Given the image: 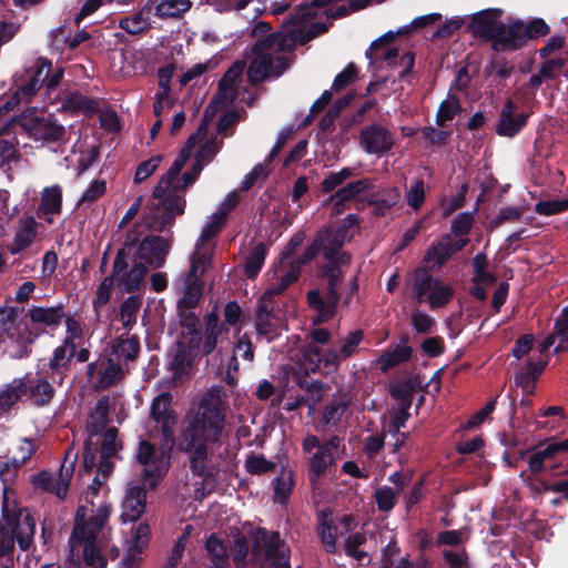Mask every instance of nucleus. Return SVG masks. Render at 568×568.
I'll use <instances>...</instances> for the list:
<instances>
[{"mask_svg": "<svg viewBox=\"0 0 568 568\" xmlns=\"http://www.w3.org/2000/svg\"><path fill=\"white\" fill-rule=\"evenodd\" d=\"M142 297L140 295H131L126 297L120 307V318L123 327L130 332L136 323L138 313L142 306Z\"/></svg>", "mask_w": 568, "mask_h": 568, "instance_id": "nucleus-40", "label": "nucleus"}, {"mask_svg": "<svg viewBox=\"0 0 568 568\" xmlns=\"http://www.w3.org/2000/svg\"><path fill=\"white\" fill-rule=\"evenodd\" d=\"M48 65L49 64L47 62H36L33 73L29 77L26 83L17 89L23 97L24 102H29L30 99L43 87L44 80H42V75Z\"/></svg>", "mask_w": 568, "mask_h": 568, "instance_id": "nucleus-39", "label": "nucleus"}, {"mask_svg": "<svg viewBox=\"0 0 568 568\" xmlns=\"http://www.w3.org/2000/svg\"><path fill=\"white\" fill-rule=\"evenodd\" d=\"M412 356L413 348L410 346L389 345L377 358V364L383 373H387L392 368L409 362Z\"/></svg>", "mask_w": 568, "mask_h": 568, "instance_id": "nucleus-29", "label": "nucleus"}, {"mask_svg": "<svg viewBox=\"0 0 568 568\" xmlns=\"http://www.w3.org/2000/svg\"><path fill=\"white\" fill-rule=\"evenodd\" d=\"M462 111V105L456 95H449L448 99L440 102L436 114V123L444 128L448 121H452L456 114Z\"/></svg>", "mask_w": 568, "mask_h": 568, "instance_id": "nucleus-47", "label": "nucleus"}, {"mask_svg": "<svg viewBox=\"0 0 568 568\" xmlns=\"http://www.w3.org/2000/svg\"><path fill=\"white\" fill-rule=\"evenodd\" d=\"M163 156L158 154L143 162H141L134 173V183L139 184L148 179L159 168Z\"/></svg>", "mask_w": 568, "mask_h": 568, "instance_id": "nucleus-63", "label": "nucleus"}, {"mask_svg": "<svg viewBox=\"0 0 568 568\" xmlns=\"http://www.w3.org/2000/svg\"><path fill=\"white\" fill-rule=\"evenodd\" d=\"M116 353L119 357L124 358L126 362L134 361L140 353V339L136 335L131 337H119L116 339Z\"/></svg>", "mask_w": 568, "mask_h": 568, "instance_id": "nucleus-48", "label": "nucleus"}, {"mask_svg": "<svg viewBox=\"0 0 568 568\" xmlns=\"http://www.w3.org/2000/svg\"><path fill=\"white\" fill-rule=\"evenodd\" d=\"M106 192V182L104 180H95L90 183L85 192L78 201V206L82 204H92L102 197Z\"/></svg>", "mask_w": 568, "mask_h": 568, "instance_id": "nucleus-60", "label": "nucleus"}, {"mask_svg": "<svg viewBox=\"0 0 568 568\" xmlns=\"http://www.w3.org/2000/svg\"><path fill=\"white\" fill-rule=\"evenodd\" d=\"M65 133V128L51 118H36L29 128L31 138L45 143L63 141Z\"/></svg>", "mask_w": 568, "mask_h": 568, "instance_id": "nucleus-19", "label": "nucleus"}, {"mask_svg": "<svg viewBox=\"0 0 568 568\" xmlns=\"http://www.w3.org/2000/svg\"><path fill=\"white\" fill-rule=\"evenodd\" d=\"M474 276L471 282L491 284L496 282V275L488 272L487 255L483 252L477 253L471 260Z\"/></svg>", "mask_w": 568, "mask_h": 568, "instance_id": "nucleus-46", "label": "nucleus"}, {"mask_svg": "<svg viewBox=\"0 0 568 568\" xmlns=\"http://www.w3.org/2000/svg\"><path fill=\"white\" fill-rule=\"evenodd\" d=\"M173 396L170 392H162L151 403L150 417L161 426L163 439L166 443H174L178 414L171 407Z\"/></svg>", "mask_w": 568, "mask_h": 568, "instance_id": "nucleus-12", "label": "nucleus"}, {"mask_svg": "<svg viewBox=\"0 0 568 568\" xmlns=\"http://www.w3.org/2000/svg\"><path fill=\"white\" fill-rule=\"evenodd\" d=\"M400 193L398 187H386L369 196L367 204L374 206V215L385 216L398 202Z\"/></svg>", "mask_w": 568, "mask_h": 568, "instance_id": "nucleus-30", "label": "nucleus"}, {"mask_svg": "<svg viewBox=\"0 0 568 568\" xmlns=\"http://www.w3.org/2000/svg\"><path fill=\"white\" fill-rule=\"evenodd\" d=\"M425 182L423 179L415 180L406 193L407 205L414 210H419L425 202Z\"/></svg>", "mask_w": 568, "mask_h": 568, "instance_id": "nucleus-54", "label": "nucleus"}, {"mask_svg": "<svg viewBox=\"0 0 568 568\" xmlns=\"http://www.w3.org/2000/svg\"><path fill=\"white\" fill-rule=\"evenodd\" d=\"M62 210V189L60 185L45 187L38 206V217L52 223V215L60 214Z\"/></svg>", "mask_w": 568, "mask_h": 568, "instance_id": "nucleus-23", "label": "nucleus"}, {"mask_svg": "<svg viewBox=\"0 0 568 568\" xmlns=\"http://www.w3.org/2000/svg\"><path fill=\"white\" fill-rule=\"evenodd\" d=\"M62 109L73 115L81 113L85 116H92L99 112V102L75 91L64 97Z\"/></svg>", "mask_w": 568, "mask_h": 568, "instance_id": "nucleus-26", "label": "nucleus"}, {"mask_svg": "<svg viewBox=\"0 0 568 568\" xmlns=\"http://www.w3.org/2000/svg\"><path fill=\"white\" fill-rule=\"evenodd\" d=\"M318 10L320 9H315L316 14L314 18L318 14ZM312 19L313 17L301 24L291 26L290 29H287V34H272L265 38L256 44V49L262 50L275 45L278 51L293 52L296 49V44L304 45L316 37L328 31L329 24L318 21L311 23L306 30L302 29V27Z\"/></svg>", "mask_w": 568, "mask_h": 568, "instance_id": "nucleus-11", "label": "nucleus"}, {"mask_svg": "<svg viewBox=\"0 0 568 568\" xmlns=\"http://www.w3.org/2000/svg\"><path fill=\"white\" fill-rule=\"evenodd\" d=\"M26 317L29 322L23 321L21 325L11 331V335L18 338V345L21 347L31 346L37 338L45 333V327L52 329L59 327L65 317L64 306L59 304L51 307L32 306L28 310Z\"/></svg>", "mask_w": 568, "mask_h": 568, "instance_id": "nucleus-9", "label": "nucleus"}, {"mask_svg": "<svg viewBox=\"0 0 568 568\" xmlns=\"http://www.w3.org/2000/svg\"><path fill=\"white\" fill-rule=\"evenodd\" d=\"M36 235L37 222L33 216H29L24 220L23 226L16 233L11 252L16 254L28 248L36 239Z\"/></svg>", "mask_w": 568, "mask_h": 568, "instance_id": "nucleus-37", "label": "nucleus"}, {"mask_svg": "<svg viewBox=\"0 0 568 568\" xmlns=\"http://www.w3.org/2000/svg\"><path fill=\"white\" fill-rule=\"evenodd\" d=\"M144 483L129 487L121 503V519L123 523L136 521L145 511L146 490Z\"/></svg>", "mask_w": 568, "mask_h": 568, "instance_id": "nucleus-18", "label": "nucleus"}, {"mask_svg": "<svg viewBox=\"0 0 568 568\" xmlns=\"http://www.w3.org/2000/svg\"><path fill=\"white\" fill-rule=\"evenodd\" d=\"M514 71V67L508 65V61L504 57H494L486 65L485 72L487 74L495 73L500 79H508Z\"/></svg>", "mask_w": 568, "mask_h": 568, "instance_id": "nucleus-64", "label": "nucleus"}, {"mask_svg": "<svg viewBox=\"0 0 568 568\" xmlns=\"http://www.w3.org/2000/svg\"><path fill=\"white\" fill-rule=\"evenodd\" d=\"M242 72L243 65L240 62L233 63L232 67L220 79L217 93L212 99L211 103H232L236 97L235 84L239 78L242 75Z\"/></svg>", "mask_w": 568, "mask_h": 568, "instance_id": "nucleus-20", "label": "nucleus"}, {"mask_svg": "<svg viewBox=\"0 0 568 568\" xmlns=\"http://www.w3.org/2000/svg\"><path fill=\"white\" fill-rule=\"evenodd\" d=\"M160 457L156 455L155 446L149 440H141L136 454L139 464L145 466L142 471V480L151 490L158 487L160 479L164 476L165 470L156 465Z\"/></svg>", "mask_w": 568, "mask_h": 568, "instance_id": "nucleus-14", "label": "nucleus"}, {"mask_svg": "<svg viewBox=\"0 0 568 568\" xmlns=\"http://www.w3.org/2000/svg\"><path fill=\"white\" fill-rule=\"evenodd\" d=\"M373 180L365 178L357 181L347 183L345 186L339 187L335 193L334 197H338L339 201H352L356 200L362 193L373 189Z\"/></svg>", "mask_w": 568, "mask_h": 568, "instance_id": "nucleus-43", "label": "nucleus"}, {"mask_svg": "<svg viewBox=\"0 0 568 568\" xmlns=\"http://www.w3.org/2000/svg\"><path fill=\"white\" fill-rule=\"evenodd\" d=\"M172 227L173 226H170L169 230L161 232L165 233L164 236L148 234L140 242L135 237L128 241L126 243H134V248L131 254V257L134 258L133 264H143L146 267V272L149 268L163 267L173 244ZM131 260L132 258H130V261Z\"/></svg>", "mask_w": 568, "mask_h": 568, "instance_id": "nucleus-10", "label": "nucleus"}, {"mask_svg": "<svg viewBox=\"0 0 568 568\" xmlns=\"http://www.w3.org/2000/svg\"><path fill=\"white\" fill-rule=\"evenodd\" d=\"M244 467L250 475L258 476L275 471L276 464L266 459L263 454H255L252 452L246 456Z\"/></svg>", "mask_w": 568, "mask_h": 568, "instance_id": "nucleus-45", "label": "nucleus"}, {"mask_svg": "<svg viewBox=\"0 0 568 568\" xmlns=\"http://www.w3.org/2000/svg\"><path fill=\"white\" fill-rule=\"evenodd\" d=\"M348 407V402L341 400V402H333L327 404L324 407L321 423L324 426H327L329 424H336L338 420H341L343 414Z\"/></svg>", "mask_w": 568, "mask_h": 568, "instance_id": "nucleus-56", "label": "nucleus"}, {"mask_svg": "<svg viewBox=\"0 0 568 568\" xmlns=\"http://www.w3.org/2000/svg\"><path fill=\"white\" fill-rule=\"evenodd\" d=\"M200 349H191L186 341H176L171 351L170 369L174 374H183L191 368L193 359Z\"/></svg>", "mask_w": 568, "mask_h": 568, "instance_id": "nucleus-27", "label": "nucleus"}, {"mask_svg": "<svg viewBox=\"0 0 568 568\" xmlns=\"http://www.w3.org/2000/svg\"><path fill=\"white\" fill-rule=\"evenodd\" d=\"M503 10L485 9L474 13L466 24V32L474 38L491 42V49L499 51H516L526 45L529 40L547 36L550 27L541 18H534L527 23L515 20L506 26L499 21Z\"/></svg>", "mask_w": 568, "mask_h": 568, "instance_id": "nucleus-2", "label": "nucleus"}, {"mask_svg": "<svg viewBox=\"0 0 568 568\" xmlns=\"http://www.w3.org/2000/svg\"><path fill=\"white\" fill-rule=\"evenodd\" d=\"M176 313L182 327V337L189 342L191 349H201L203 332L200 317L191 310Z\"/></svg>", "mask_w": 568, "mask_h": 568, "instance_id": "nucleus-21", "label": "nucleus"}, {"mask_svg": "<svg viewBox=\"0 0 568 568\" xmlns=\"http://www.w3.org/2000/svg\"><path fill=\"white\" fill-rule=\"evenodd\" d=\"M119 430L116 427H109L102 437L100 455L105 457H114L122 449V443L118 440Z\"/></svg>", "mask_w": 568, "mask_h": 568, "instance_id": "nucleus-49", "label": "nucleus"}, {"mask_svg": "<svg viewBox=\"0 0 568 568\" xmlns=\"http://www.w3.org/2000/svg\"><path fill=\"white\" fill-rule=\"evenodd\" d=\"M406 286L412 291L413 300L418 304L427 303L430 310L445 307L455 295V290L434 277L427 266L416 267Z\"/></svg>", "mask_w": 568, "mask_h": 568, "instance_id": "nucleus-8", "label": "nucleus"}, {"mask_svg": "<svg viewBox=\"0 0 568 568\" xmlns=\"http://www.w3.org/2000/svg\"><path fill=\"white\" fill-rule=\"evenodd\" d=\"M267 255V245L263 242L257 243L250 252L245 261L244 273L247 278H255L261 272Z\"/></svg>", "mask_w": 568, "mask_h": 568, "instance_id": "nucleus-38", "label": "nucleus"}, {"mask_svg": "<svg viewBox=\"0 0 568 568\" xmlns=\"http://www.w3.org/2000/svg\"><path fill=\"white\" fill-rule=\"evenodd\" d=\"M83 559L91 568H106V559L102 556L100 548L94 541H88L83 549Z\"/></svg>", "mask_w": 568, "mask_h": 568, "instance_id": "nucleus-59", "label": "nucleus"}, {"mask_svg": "<svg viewBox=\"0 0 568 568\" xmlns=\"http://www.w3.org/2000/svg\"><path fill=\"white\" fill-rule=\"evenodd\" d=\"M516 109V104L510 99L505 102L496 126V133L499 136L514 138L527 125L529 114L525 112L515 114Z\"/></svg>", "mask_w": 568, "mask_h": 568, "instance_id": "nucleus-16", "label": "nucleus"}, {"mask_svg": "<svg viewBox=\"0 0 568 568\" xmlns=\"http://www.w3.org/2000/svg\"><path fill=\"white\" fill-rule=\"evenodd\" d=\"M272 487L274 503L286 505L295 487V471L288 466H282L272 480Z\"/></svg>", "mask_w": 568, "mask_h": 568, "instance_id": "nucleus-24", "label": "nucleus"}, {"mask_svg": "<svg viewBox=\"0 0 568 568\" xmlns=\"http://www.w3.org/2000/svg\"><path fill=\"white\" fill-rule=\"evenodd\" d=\"M152 14V9L146 1L139 12L122 18L120 20V28L130 34H139L151 27Z\"/></svg>", "mask_w": 568, "mask_h": 568, "instance_id": "nucleus-34", "label": "nucleus"}, {"mask_svg": "<svg viewBox=\"0 0 568 568\" xmlns=\"http://www.w3.org/2000/svg\"><path fill=\"white\" fill-rule=\"evenodd\" d=\"M203 283L197 280H190L182 297L178 301L176 312L191 310L193 311L202 297Z\"/></svg>", "mask_w": 568, "mask_h": 568, "instance_id": "nucleus-41", "label": "nucleus"}, {"mask_svg": "<svg viewBox=\"0 0 568 568\" xmlns=\"http://www.w3.org/2000/svg\"><path fill=\"white\" fill-rule=\"evenodd\" d=\"M453 256V251L448 245L446 236L442 241L429 246L424 255L423 262L430 263L435 262L437 267H442Z\"/></svg>", "mask_w": 568, "mask_h": 568, "instance_id": "nucleus-44", "label": "nucleus"}, {"mask_svg": "<svg viewBox=\"0 0 568 568\" xmlns=\"http://www.w3.org/2000/svg\"><path fill=\"white\" fill-rule=\"evenodd\" d=\"M336 526L327 523L325 519H323L318 527L320 538L327 554L336 551Z\"/></svg>", "mask_w": 568, "mask_h": 568, "instance_id": "nucleus-58", "label": "nucleus"}, {"mask_svg": "<svg viewBox=\"0 0 568 568\" xmlns=\"http://www.w3.org/2000/svg\"><path fill=\"white\" fill-rule=\"evenodd\" d=\"M154 16L161 19L179 18L192 7L190 0H148Z\"/></svg>", "mask_w": 568, "mask_h": 568, "instance_id": "nucleus-31", "label": "nucleus"}, {"mask_svg": "<svg viewBox=\"0 0 568 568\" xmlns=\"http://www.w3.org/2000/svg\"><path fill=\"white\" fill-rule=\"evenodd\" d=\"M205 549L211 556L212 566L210 568H226L229 560L227 547L223 540L212 534L205 541Z\"/></svg>", "mask_w": 568, "mask_h": 568, "instance_id": "nucleus-36", "label": "nucleus"}, {"mask_svg": "<svg viewBox=\"0 0 568 568\" xmlns=\"http://www.w3.org/2000/svg\"><path fill=\"white\" fill-rule=\"evenodd\" d=\"M47 376H39L28 381V393L38 407L49 405L55 396L53 384Z\"/></svg>", "mask_w": 568, "mask_h": 568, "instance_id": "nucleus-28", "label": "nucleus"}, {"mask_svg": "<svg viewBox=\"0 0 568 568\" xmlns=\"http://www.w3.org/2000/svg\"><path fill=\"white\" fill-rule=\"evenodd\" d=\"M358 69L355 63L349 62L336 77L334 78L332 90L338 92L349 85L357 78Z\"/></svg>", "mask_w": 568, "mask_h": 568, "instance_id": "nucleus-61", "label": "nucleus"}, {"mask_svg": "<svg viewBox=\"0 0 568 568\" xmlns=\"http://www.w3.org/2000/svg\"><path fill=\"white\" fill-rule=\"evenodd\" d=\"M476 212L477 209L471 212H462L452 221L450 231L456 237L466 236L470 232Z\"/></svg>", "mask_w": 568, "mask_h": 568, "instance_id": "nucleus-50", "label": "nucleus"}, {"mask_svg": "<svg viewBox=\"0 0 568 568\" xmlns=\"http://www.w3.org/2000/svg\"><path fill=\"white\" fill-rule=\"evenodd\" d=\"M23 308L19 306H2L0 307V335L13 341L18 344V338L11 335V331L18 328L23 320L17 323V318Z\"/></svg>", "mask_w": 568, "mask_h": 568, "instance_id": "nucleus-35", "label": "nucleus"}, {"mask_svg": "<svg viewBox=\"0 0 568 568\" xmlns=\"http://www.w3.org/2000/svg\"><path fill=\"white\" fill-rule=\"evenodd\" d=\"M322 365V349L313 344H306L301 351L300 368L305 374L317 373Z\"/></svg>", "mask_w": 568, "mask_h": 568, "instance_id": "nucleus-42", "label": "nucleus"}, {"mask_svg": "<svg viewBox=\"0 0 568 568\" xmlns=\"http://www.w3.org/2000/svg\"><path fill=\"white\" fill-rule=\"evenodd\" d=\"M225 425V406L219 388H211L203 394L197 410L189 416L181 435V450L189 455L193 476L209 480L213 477L209 468V446L221 442Z\"/></svg>", "mask_w": 568, "mask_h": 568, "instance_id": "nucleus-1", "label": "nucleus"}, {"mask_svg": "<svg viewBox=\"0 0 568 568\" xmlns=\"http://www.w3.org/2000/svg\"><path fill=\"white\" fill-rule=\"evenodd\" d=\"M317 273L326 280V287L324 292L313 288L306 294L310 308L316 313L313 318L314 325L327 323L335 317L342 300L338 290L345 276L343 268H338L334 262L320 265Z\"/></svg>", "mask_w": 568, "mask_h": 568, "instance_id": "nucleus-7", "label": "nucleus"}, {"mask_svg": "<svg viewBox=\"0 0 568 568\" xmlns=\"http://www.w3.org/2000/svg\"><path fill=\"white\" fill-rule=\"evenodd\" d=\"M37 62H47L49 64L42 75V80H44L43 87H45L48 92L54 90L61 83L64 74L63 68L58 67L52 69V62L45 58H40Z\"/></svg>", "mask_w": 568, "mask_h": 568, "instance_id": "nucleus-57", "label": "nucleus"}, {"mask_svg": "<svg viewBox=\"0 0 568 568\" xmlns=\"http://www.w3.org/2000/svg\"><path fill=\"white\" fill-rule=\"evenodd\" d=\"M379 60L385 61L388 67H402L403 70L398 73V78L400 80H406L415 65V53L407 51L399 57L397 48H386V50L381 54Z\"/></svg>", "mask_w": 568, "mask_h": 568, "instance_id": "nucleus-33", "label": "nucleus"}, {"mask_svg": "<svg viewBox=\"0 0 568 568\" xmlns=\"http://www.w3.org/2000/svg\"><path fill=\"white\" fill-rule=\"evenodd\" d=\"M534 210L537 214L545 216L564 213L568 211V199L539 201Z\"/></svg>", "mask_w": 568, "mask_h": 568, "instance_id": "nucleus-52", "label": "nucleus"}, {"mask_svg": "<svg viewBox=\"0 0 568 568\" xmlns=\"http://www.w3.org/2000/svg\"><path fill=\"white\" fill-rule=\"evenodd\" d=\"M377 509L382 513H388L393 510L396 505V493L392 487L383 486L375 490L374 494Z\"/></svg>", "mask_w": 568, "mask_h": 568, "instance_id": "nucleus-53", "label": "nucleus"}, {"mask_svg": "<svg viewBox=\"0 0 568 568\" xmlns=\"http://www.w3.org/2000/svg\"><path fill=\"white\" fill-rule=\"evenodd\" d=\"M180 171L171 166L164 173L152 191L143 220L146 227L153 232H162L174 226L175 219L185 212L186 199L182 194Z\"/></svg>", "mask_w": 568, "mask_h": 568, "instance_id": "nucleus-3", "label": "nucleus"}, {"mask_svg": "<svg viewBox=\"0 0 568 568\" xmlns=\"http://www.w3.org/2000/svg\"><path fill=\"white\" fill-rule=\"evenodd\" d=\"M28 394V378H14L0 388V417L8 414Z\"/></svg>", "mask_w": 568, "mask_h": 568, "instance_id": "nucleus-22", "label": "nucleus"}, {"mask_svg": "<svg viewBox=\"0 0 568 568\" xmlns=\"http://www.w3.org/2000/svg\"><path fill=\"white\" fill-rule=\"evenodd\" d=\"M337 456L327 454L323 449L316 450L307 462V477L310 484L315 488L320 479L326 474L328 468L336 464Z\"/></svg>", "mask_w": 568, "mask_h": 568, "instance_id": "nucleus-25", "label": "nucleus"}, {"mask_svg": "<svg viewBox=\"0 0 568 568\" xmlns=\"http://www.w3.org/2000/svg\"><path fill=\"white\" fill-rule=\"evenodd\" d=\"M359 144L367 154H384L393 148L394 138L389 130L373 123L361 130Z\"/></svg>", "mask_w": 568, "mask_h": 568, "instance_id": "nucleus-13", "label": "nucleus"}, {"mask_svg": "<svg viewBox=\"0 0 568 568\" xmlns=\"http://www.w3.org/2000/svg\"><path fill=\"white\" fill-rule=\"evenodd\" d=\"M31 484L34 488L57 496L58 480L55 476L47 470H40L31 476Z\"/></svg>", "mask_w": 568, "mask_h": 568, "instance_id": "nucleus-55", "label": "nucleus"}, {"mask_svg": "<svg viewBox=\"0 0 568 568\" xmlns=\"http://www.w3.org/2000/svg\"><path fill=\"white\" fill-rule=\"evenodd\" d=\"M363 338L364 332L362 329L349 332L347 336L341 341V347L338 348L341 357L347 359L354 355L357 352Z\"/></svg>", "mask_w": 568, "mask_h": 568, "instance_id": "nucleus-51", "label": "nucleus"}, {"mask_svg": "<svg viewBox=\"0 0 568 568\" xmlns=\"http://www.w3.org/2000/svg\"><path fill=\"white\" fill-rule=\"evenodd\" d=\"M524 210L517 206H507L498 211V213L491 219L490 227L497 229L506 222H515L520 220Z\"/></svg>", "mask_w": 568, "mask_h": 568, "instance_id": "nucleus-62", "label": "nucleus"}, {"mask_svg": "<svg viewBox=\"0 0 568 568\" xmlns=\"http://www.w3.org/2000/svg\"><path fill=\"white\" fill-rule=\"evenodd\" d=\"M547 361L539 359L534 362L529 359L526 366L521 367L515 375V382L518 386H520L525 392H532L537 379L545 371L547 366Z\"/></svg>", "mask_w": 568, "mask_h": 568, "instance_id": "nucleus-32", "label": "nucleus"}, {"mask_svg": "<svg viewBox=\"0 0 568 568\" xmlns=\"http://www.w3.org/2000/svg\"><path fill=\"white\" fill-rule=\"evenodd\" d=\"M294 13L295 10L288 14L287 19L282 23V27L278 31L272 32L271 24L265 21H258L254 26L252 33L253 36L257 37V39L252 45V53L255 55V58L252 60L247 69V77L252 84H258L268 78H278L288 69L290 62L285 55L278 54L276 57H273L268 52L275 51L276 53H285L286 51H278L275 45L258 50L256 49V44L272 34H287V29H290L291 26L303 23L302 21H291V18Z\"/></svg>", "mask_w": 568, "mask_h": 568, "instance_id": "nucleus-4", "label": "nucleus"}, {"mask_svg": "<svg viewBox=\"0 0 568 568\" xmlns=\"http://www.w3.org/2000/svg\"><path fill=\"white\" fill-rule=\"evenodd\" d=\"M538 450L530 455L528 466L532 474H539L546 469V462L556 459L568 452V438L556 440L550 438L537 446Z\"/></svg>", "mask_w": 568, "mask_h": 568, "instance_id": "nucleus-17", "label": "nucleus"}, {"mask_svg": "<svg viewBox=\"0 0 568 568\" xmlns=\"http://www.w3.org/2000/svg\"><path fill=\"white\" fill-rule=\"evenodd\" d=\"M133 248L134 243H124L116 252L111 274L105 276L97 288L95 306L105 305L110 301L111 290L115 281L126 293H133L141 288L144 277L146 276V267L141 263H134L132 267L128 270Z\"/></svg>", "mask_w": 568, "mask_h": 568, "instance_id": "nucleus-6", "label": "nucleus"}, {"mask_svg": "<svg viewBox=\"0 0 568 568\" xmlns=\"http://www.w3.org/2000/svg\"><path fill=\"white\" fill-rule=\"evenodd\" d=\"M151 527L148 523H140L132 530V539L128 541L124 557L120 561V568H136L142 561L140 556L150 544Z\"/></svg>", "mask_w": 568, "mask_h": 568, "instance_id": "nucleus-15", "label": "nucleus"}, {"mask_svg": "<svg viewBox=\"0 0 568 568\" xmlns=\"http://www.w3.org/2000/svg\"><path fill=\"white\" fill-rule=\"evenodd\" d=\"M34 532L36 523L30 511L16 504L11 507L8 497L4 496L0 518V556H11L16 541L21 550L27 551L33 542Z\"/></svg>", "mask_w": 568, "mask_h": 568, "instance_id": "nucleus-5", "label": "nucleus"}]
</instances>
